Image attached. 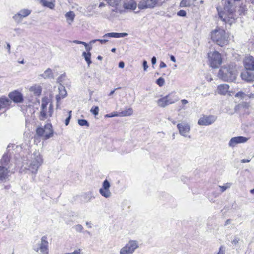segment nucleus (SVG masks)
Masks as SVG:
<instances>
[{
  "mask_svg": "<svg viewBox=\"0 0 254 254\" xmlns=\"http://www.w3.org/2000/svg\"><path fill=\"white\" fill-rule=\"evenodd\" d=\"M249 140V138L240 136L237 137H234L231 138L230 140L228 145L231 147H234L236 146L238 144L244 143Z\"/></svg>",
  "mask_w": 254,
  "mask_h": 254,
  "instance_id": "16",
  "label": "nucleus"
},
{
  "mask_svg": "<svg viewBox=\"0 0 254 254\" xmlns=\"http://www.w3.org/2000/svg\"><path fill=\"white\" fill-rule=\"evenodd\" d=\"M97 59L99 60H102L103 59V57L101 56H98V57H97Z\"/></svg>",
  "mask_w": 254,
  "mask_h": 254,
  "instance_id": "64",
  "label": "nucleus"
},
{
  "mask_svg": "<svg viewBox=\"0 0 254 254\" xmlns=\"http://www.w3.org/2000/svg\"><path fill=\"white\" fill-rule=\"evenodd\" d=\"M71 113H72L71 111H69L68 112V117H67V118L65 120V126H67L69 124L70 120L71 117Z\"/></svg>",
  "mask_w": 254,
  "mask_h": 254,
  "instance_id": "42",
  "label": "nucleus"
},
{
  "mask_svg": "<svg viewBox=\"0 0 254 254\" xmlns=\"http://www.w3.org/2000/svg\"><path fill=\"white\" fill-rule=\"evenodd\" d=\"M216 120V117L214 116H203L198 120V124L200 126H209L213 124Z\"/></svg>",
  "mask_w": 254,
  "mask_h": 254,
  "instance_id": "15",
  "label": "nucleus"
},
{
  "mask_svg": "<svg viewBox=\"0 0 254 254\" xmlns=\"http://www.w3.org/2000/svg\"><path fill=\"white\" fill-rule=\"evenodd\" d=\"M237 75L236 67L233 65L222 66L219 70L218 77L225 81H234Z\"/></svg>",
  "mask_w": 254,
  "mask_h": 254,
  "instance_id": "3",
  "label": "nucleus"
},
{
  "mask_svg": "<svg viewBox=\"0 0 254 254\" xmlns=\"http://www.w3.org/2000/svg\"><path fill=\"white\" fill-rule=\"evenodd\" d=\"M156 84L160 87L163 86L165 84V80L162 77H159L156 81Z\"/></svg>",
  "mask_w": 254,
  "mask_h": 254,
  "instance_id": "38",
  "label": "nucleus"
},
{
  "mask_svg": "<svg viewBox=\"0 0 254 254\" xmlns=\"http://www.w3.org/2000/svg\"><path fill=\"white\" fill-rule=\"evenodd\" d=\"M11 103V101L8 98L4 96L0 98V109L8 108Z\"/></svg>",
  "mask_w": 254,
  "mask_h": 254,
  "instance_id": "22",
  "label": "nucleus"
},
{
  "mask_svg": "<svg viewBox=\"0 0 254 254\" xmlns=\"http://www.w3.org/2000/svg\"><path fill=\"white\" fill-rule=\"evenodd\" d=\"M31 9L28 8L21 9L13 15L12 19L16 23H20L23 18L27 17L31 14Z\"/></svg>",
  "mask_w": 254,
  "mask_h": 254,
  "instance_id": "11",
  "label": "nucleus"
},
{
  "mask_svg": "<svg viewBox=\"0 0 254 254\" xmlns=\"http://www.w3.org/2000/svg\"><path fill=\"white\" fill-rule=\"evenodd\" d=\"M119 113L115 112L111 114H106L105 117L106 118H112L114 117H119Z\"/></svg>",
  "mask_w": 254,
  "mask_h": 254,
  "instance_id": "43",
  "label": "nucleus"
},
{
  "mask_svg": "<svg viewBox=\"0 0 254 254\" xmlns=\"http://www.w3.org/2000/svg\"><path fill=\"white\" fill-rule=\"evenodd\" d=\"M53 76V72L51 69L48 68L46 69L44 72L42 74H40L39 75V78H43L44 79H48L52 78Z\"/></svg>",
  "mask_w": 254,
  "mask_h": 254,
  "instance_id": "28",
  "label": "nucleus"
},
{
  "mask_svg": "<svg viewBox=\"0 0 254 254\" xmlns=\"http://www.w3.org/2000/svg\"><path fill=\"white\" fill-rule=\"evenodd\" d=\"M0 163V181L5 182L13 173L12 164L7 154L3 155Z\"/></svg>",
  "mask_w": 254,
  "mask_h": 254,
  "instance_id": "2",
  "label": "nucleus"
},
{
  "mask_svg": "<svg viewBox=\"0 0 254 254\" xmlns=\"http://www.w3.org/2000/svg\"><path fill=\"white\" fill-rule=\"evenodd\" d=\"M133 113V110L131 108H126L125 110L119 113V117L130 116Z\"/></svg>",
  "mask_w": 254,
  "mask_h": 254,
  "instance_id": "31",
  "label": "nucleus"
},
{
  "mask_svg": "<svg viewBox=\"0 0 254 254\" xmlns=\"http://www.w3.org/2000/svg\"><path fill=\"white\" fill-rule=\"evenodd\" d=\"M210 65L213 68H217L222 63V58L220 54L214 51L208 54Z\"/></svg>",
  "mask_w": 254,
  "mask_h": 254,
  "instance_id": "7",
  "label": "nucleus"
},
{
  "mask_svg": "<svg viewBox=\"0 0 254 254\" xmlns=\"http://www.w3.org/2000/svg\"><path fill=\"white\" fill-rule=\"evenodd\" d=\"M59 94L56 95L57 106L58 107L60 105V100L64 98L66 95V91L64 86L60 85L58 87Z\"/></svg>",
  "mask_w": 254,
  "mask_h": 254,
  "instance_id": "18",
  "label": "nucleus"
},
{
  "mask_svg": "<svg viewBox=\"0 0 254 254\" xmlns=\"http://www.w3.org/2000/svg\"><path fill=\"white\" fill-rule=\"evenodd\" d=\"M244 64L247 70H254V58L252 56L246 57L244 61Z\"/></svg>",
  "mask_w": 254,
  "mask_h": 254,
  "instance_id": "19",
  "label": "nucleus"
},
{
  "mask_svg": "<svg viewBox=\"0 0 254 254\" xmlns=\"http://www.w3.org/2000/svg\"><path fill=\"white\" fill-rule=\"evenodd\" d=\"M78 124L80 126H86L88 127L89 126V124L88 122L84 119H79L78 120Z\"/></svg>",
  "mask_w": 254,
  "mask_h": 254,
  "instance_id": "37",
  "label": "nucleus"
},
{
  "mask_svg": "<svg viewBox=\"0 0 254 254\" xmlns=\"http://www.w3.org/2000/svg\"><path fill=\"white\" fill-rule=\"evenodd\" d=\"M99 111V109L98 106L93 107L90 110V112L95 116L98 115Z\"/></svg>",
  "mask_w": 254,
  "mask_h": 254,
  "instance_id": "40",
  "label": "nucleus"
},
{
  "mask_svg": "<svg viewBox=\"0 0 254 254\" xmlns=\"http://www.w3.org/2000/svg\"><path fill=\"white\" fill-rule=\"evenodd\" d=\"M218 254H224V251L223 250V248L222 247H221L219 249V253H218Z\"/></svg>",
  "mask_w": 254,
  "mask_h": 254,
  "instance_id": "56",
  "label": "nucleus"
},
{
  "mask_svg": "<svg viewBox=\"0 0 254 254\" xmlns=\"http://www.w3.org/2000/svg\"><path fill=\"white\" fill-rule=\"evenodd\" d=\"M156 63V58L155 57H153L151 59V63L153 65L155 64Z\"/></svg>",
  "mask_w": 254,
  "mask_h": 254,
  "instance_id": "51",
  "label": "nucleus"
},
{
  "mask_svg": "<svg viewBox=\"0 0 254 254\" xmlns=\"http://www.w3.org/2000/svg\"><path fill=\"white\" fill-rule=\"evenodd\" d=\"M90 46L88 45L87 43L84 42L83 45L85 46V48L87 52H90V50L92 49V46L91 44Z\"/></svg>",
  "mask_w": 254,
  "mask_h": 254,
  "instance_id": "46",
  "label": "nucleus"
},
{
  "mask_svg": "<svg viewBox=\"0 0 254 254\" xmlns=\"http://www.w3.org/2000/svg\"><path fill=\"white\" fill-rule=\"evenodd\" d=\"M49 243L45 236L42 237L40 243L34 250L40 254H49Z\"/></svg>",
  "mask_w": 254,
  "mask_h": 254,
  "instance_id": "10",
  "label": "nucleus"
},
{
  "mask_svg": "<svg viewBox=\"0 0 254 254\" xmlns=\"http://www.w3.org/2000/svg\"><path fill=\"white\" fill-rule=\"evenodd\" d=\"M229 86L227 84H220L217 87V92L219 94L226 95L228 92Z\"/></svg>",
  "mask_w": 254,
  "mask_h": 254,
  "instance_id": "24",
  "label": "nucleus"
},
{
  "mask_svg": "<svg viewBox=\"0 0 254 254\" xmlns=\"http://www.w3.org/2000/svg\"><path fill=\"white\" fill-rule=\"evenodd\" d=\"M53 113V108L52 103H50L47 98H43L41 101V109L39 118L41 120H45L52 117Z\"/></svg>",
  "mask_w": 254,
  "mask_h": 254,
  "instance_id": "5",
  "label": "nucleus"
},
{
  "mask_svg": "<svg viewBox=\"0 0 254 254\" xmlns=\"http://www.w3.org/2000/svg\"><path fill=\"white\" fill-rule=\"evenodd\" d=\"M194 0H182L180 6L181 7H190L193 4Z\"/></svg>",
  "mask_w": 254,
  "mask_h": 254,
  "instance_id": "32",
  "label": "nucleus"
},
{
  "mask_svg": "<svg viewBox=\"0 0 254 254\" xmlns=\"http://www.w3.org/2000/svg\"><path fill=\"white\" fill-rule=\"evenodd\" d=\"M177 15L178 16H183V17H184V16H186V15H187V12L185 10H180V11H179L177 13Z\"/></svg>",
  "mask_w": 254,
  "mask_h": 254,
  "instance_id": "45",
  "label": "nucleus"
},
{
  "mask_svg": "<svg viewBox=\"0 0 254 254\" xmlns=\"http://www.w3.org/2000/svg\"><path fill=\"white\" fill-rule=\"evenodd\" d=\"M6 48L8 50V52L9 54L10 53V45L9 44H7Z\"/></svg>",
  "mask_w": 254,
  "mask_h": 254,
  "instance_id": "57",
  "label": "nucleus"
},
{
  "mask_svg": "<svg viewBox=\"0 0 254 254\" xmlns=\"http://www.w3.org/2000/svg\"><path fill=\"white\" fill-rule=\"evenodd\" d=\"M117 88H116V89H115L114 90H113L111 91L110 92V93H109V96H111V95H112L115 93V91H116V90H117Z\"/></svg>",
  "mask_w": 254,
  "mask_h": 254,
  "instance_id": "62",
  "label": "nucleus"
},
{
  "mask_svg": "<svg viewBox=\"0 0 254 254\" xmlns=\"http://www.w3.org/2000/svg\"><path fill=\"white\" fill-rule=\"evenodd\" d=\"M251 90V89L250 88L247 89V98L249 99H254V93L250 92Z\"/></svg>",
  "mask_w": 254,
  "mask_h": 254,
  "instance_id": "41",
  "label": "nucleus"
},
{
  "mask_svg": "<svg viewBox=\"0 0 254 254\" xmlns=\"http://www.w3.org/2000/svg\"><path fill=\"white\" fill-rule=\"evenodd\" d=\"M81 197L85 202H90L95 198V197L93 196V193L91 191H88L83 193L81 195Z\"/></svg>",
  "mask_w": 254,
  "mask_h": 254,
  "instance_id": "26",
  "label": "nucleus"
},
{
  "mask_svg": "<svg viewBox=\"0 0 254 254\" xmlns=\"http://www.w3.org/2000/svg\"><path fill=\"white\" fill-rule=\"evenodd\" d=\"M122 4L125 9L134 10L137 6V3L134 0H122L121 3V11L116 9L117 11L121 12L123 10Z\"/></svg>",
  "mask_w": 254,
  "mask_h": 254,
  "instance_id": "14",
  "label": "nucleus"
},
{
  "mask_svg": "<svg viewBox=\"0 0 254 254\" xmlns=\"http://www.w3.org/2000/svg\"><path fill=\"white\" fill-rule=\"evenodd\" d=\"M73 43L76 44H82L83 45L84 43V42L80 41L78 40H74L73 41Z\"/></svg>",
  "mask_w": 254,
  "mask_h": 254,
  "instance_id": "50",
  "label": "nucleus"
},
{
  "mask_svg": "<svg viewBox=\"0 0 254 254\" xmlns=\"http://www.w3.org/2000/svg\"><path fill=\"white\" fill-rule=\"evenodd\" d=\"M75 16L74 13L72 11H68L65 13V17L68 24H71L74 20Z\"/></svg>",
  "mask_w": 254,
  "mask_h": 254,
  "instance_id": "29",
  "label": "nucleus"
},
{
  "mask_svg": "<svg viewBox=\"0 0 254 254\" xmlns=\"http://www.w3.org/2000/svg\"><path fill=\"white\" fill-rule=\"evenodd\" d=\"M162 2L161 0H140L137 5L140 9L153 8L161 4Z\"/></svg>",
  "mask_w": 254,
  "mask_h": 254,
  "instance_id": "9",
  "label": "nucleus"
},
{
  "mask_svg": "<svg viewBox=\"0 0 254 254\" xmlns=\"http://www.w3.org/2000/svg\"><path fill=\"white\" fill-rule=\"evenodd\" d=\"M165 97L170 105L175 103L179 100V97L176 93L171 92L165 96Z\"/></svg>",
  "mask_w": 254,
  "mask_h": 254,
  "instance_id": "21",
  "label": "nucleus"
},
{
  "mask_svg": "<svg viewBox=\"0 0 254 254\" xmlns=\"http://www.w3.org/2000/svg\"><path fill=\"white\" fill-rule=\"evenodd\" d=\"M29 91L36 96H39L41 94L42 87L39 84H35L31 86Z\"/></svg>",
  "mask_w": 254,
  "mask_h": 254,
  "instance_id": "25",
  "label": "nucleus"
},
{
  "mask_svg": "<svg viewBox=\"0 0 254 254\" xmlns=\"http://www.w3.org/2000/svg\"><path fill=\"white\" fill-rule=\"evenodd\" d=\"M239 241V239L237 238H236L232 241V243L235 245H236L237 243H238Z\"/></svg>",
  "mask_w": 254,
  "mask_h": 254,
  "instance_id": "52",
  "label": "nucleus"
},
{
  "mask_svg": "<svg viewBox=\"0 0 254 254\" xmlns=\"http://www.w3.org/2000/svg\"><path fill=\"white\" fill-rule=\"evenodd\" d=\"M177 127L181 135L186 137H190V136L189 135L190 128L188 123L186 122L179 123L177 125Z\"/></svg>",
  "mask_w": 254,
  "mask_h": 254,
  "instance_id": "13",
  "label": "nucleus"
},
{
  "mask_svg": "<svg viewBox=\"0 0 254 254\" xmlns=\"http://www.w3.org/2000/svg\"><path fill=\"white\" fill-rule=\"evenodd\" d=\"M231 223V220L230 219H227L225 222V226H227L228 224H229Z\"/></svg>",
  "mask_w": 254,
  "mask_h": 254,
  "instance_id": "58",
  "label": "nucleus"
},
{
  "mask_svg": "<svg viewBox=\"0 0 254 254\" xmlns=\"http://www.w3.org/2000/svg\"><path fill=\"white\" fill-rule=\"evenodd\" d=\"M247 88L245 89L244 91H241L237 93L235 96L236 97L240 98L242 99H244L247 98Z\"/></svg>",
  "mask_w": 254,
  "mask_h": 254,
  "instance_id": "34",
  "label": "nucleus"
},
{
  "mask_svg": "<svg viewBox=\"0 0 254 254\" xmlns=\"http://www.w3.org/2000/svg\"><path fill=\"white\" fill-rule=\"evenodd\" d=\"M181 103L182 105H185L188 103V101L186 99H183L181 100Z\"/></svg>",
  "mask_w": 254,
  "mask_h": 254,
  "instance_id": "54",
  "label": "nucleus"
},
{
  "mask_svg": "<svg viewBox=\"0 0 254 254\" xmlns=\"http://www.w3.org/2000/svg\"><path fill=\"white\" fill-rule=\"evenodd\" d=\"M241 76L243 80L247 82L254 81V72L248 70L244 71L241 73Z\"/></svg>",
  "mask_w": 254,
  "mask_h": 254,
  "instance_id": "20",
  "label": "nucleus"
},
{
  "mask_svg": "<svg viewBox=\"0 0 254 254\" xmlns=\"http://www.w3.org/2000/svg\"><path fill=\"white\" fill-rule=\"evenodd\" d=\"M138 248L137 241L130 240L120 250V254H132Z\"/></svg>",
  "mask_w": 254,
  "mask_h": 254,
  "instance_id": "8",
  "label": "nucleus"
},
{
  "mask_svg": "<svg viewBox=\"0 0 254 254\" xmlns=\"http://www.w3.org/2000/svg\"><path fill=\"white\" fill-rule=\"evenodd\" d=\"M86 224L88 228H91L92 227L91 223L90 222H87Z\"/></svg>",
  "mask_w": 254,
  "mask_h": 254,
  "instance_id": "60",
  "label": "nucleus"
},
{
  "mask_svg": "<svg viewBox=\"0 0 254 254\" xmlns=\"http://www.w3.org/2000/svg\"><path fill=\"white\" fill-rule=\"evenodd\" d=\"M170 60L173 62H174V63L176 62V58L173 55L170 56Z\"/></svg>",
  "mask_w": 254,
  "mask_h": 254,
  "instance_id": "55",
  "label": "nucleus"
},
{
  "mask_svg": "<svg viewBox=\"0 0 254 254\" xmlns=\"http://www.w3.org/2000/svg\"><path fill=\"white\" fill-rule=\"evenodd\" d=\"M160 68H164L166 67V64L163 62H161L159 65Z\"/></svg>",
  "mask_w": 254,
  "mask_h": 254,
  "instance_id": "49",
  "label": "nucleus"
},
{
  "mask_svg": "<svg viewBox=\"0 0 254 254\" xmlns=\"http://www.w3.org/2000/svg\"><path fill=\"white\" fill-rule=\"evenodd\" d=\"M39 3L43 6L47 7L50 9H53L55 6V4L54 2L49 1L47 0H37Z\"/></svg>",
  "mask_w": 254,
  "mask_h": 254,
  "instance_id": "27",
  "label": "nucleus"
},
{
  "mask_svg": "<svg viewBox=\"0 0 254 254\" xmlns=\"http://www.w3.org/2000/svg\"><path fill=\"white\" fill-rule=\"evenodd\" d=\"M127 35V33H116V32H112V33H108L105 34L103 37H109V38H122L125 37Z\"/></svg>",
  "mask_w": 254,
  "mask_h": 254,
  "instance_id": "23",
  "label": "nucleus"
},
{
  "mask_svg": "<svg viewBox=\"0 0 254 254\" xmlns=\"http://www.w3.org/2000/svg\"><path fill=\"white\" fill-rule=\"evenodd\" d=\"M97 41H99V42H100L101 44H105L106 42H107L108 41V40H107V39H96V40H91L89 42V44H91V45H92L93 44L95 43Z\"/></svg>",
  "mask_w": 254,
  "mask_h": 254,
  "instance_id": "39",
  "label": "nucleus"
},
{
  "mask_svg": "<svg viewBox=\"0 0 254 254\" xmlns=\"http://www.w3.org/2000/svg\"><path fill=\"white\" fill-rule=\"evenodd\" d=\"M119 66L120 68H124L125 67V63L123 62H120L119 64Z\"/></svg>",
  "mask_w": 254,
  "mask_h": 254,
  "instance_id": "53",
  "label": "nucleus"
},
{
  "mask_svg": "<svg viewBox=\"0 0 254 254\" xmlns=\"http://www.w3.org/2000/svg\"><path fill=\"white\" fill-rule=\"evenodd\" d=\"M105 5V4H104V3L103 2H101L99 5V7H102V6H104Z\"/></svg>",
  "mask_w": 254,
  "mask_h": 254,
  "instance_id": "63",
  "label": "nucleus"
},
{
  "mask_svg": "<svg viewBox=\"0 0 254 254\" xmlns=\"http://www.w3.org/2000/svg\"><path fill=\"white\" fill-rule=\"evenodd\" d=\"M20 162V161L18 160L15 163L16 167H20L23 171H29L31 173L36 174L39 168L43 163V159L40 152L35 150L33 153L29 154L26 159H22L21 165Z\"/></svg>",
  "mask_w": 254,
  "mask_h": 254,
  "instance_id": "1",
  "label": "nucleus"
},
{
  "mask_svg": "<svg viewBox=\"0 0 254 254\" xmlns=\"http://www.w3.org/2000/svg\"><path fill=\"white\" fill-rule=\"evenodd\" d=\"M75 230L78 232H81L83 230V227L81 225L77 224L74 227Z\"/></svg>",
  "mask_w": 254,
  "mask_h": 254,
  "instance_id": "44",
  "label": "nucleus"
},
{
  "mask_svg": "<svg viewBox=\"0 0 254 254\" xmlns=\"http://www.w3.org/2000/svg\"><path fill=\"white\" fill-rule=\"evenodd\" d=\"M8 97L14 103H21L23 101L22 94L17 90L10 92L8 94Z\"/></svg>",
  "mask_w": 254,
  "mask_h": 254,
  "instance_id": "17",
  "label": "nucleus"
},
{
  "mask_svg": "<svg viewBox=\"0 0 254 254\" xmlns=\"http://www.w3.org/2000/svg\"><path fill=\"white\" fill-rule=\"evenodd\" d=\"M81 251V250L79 249H77V250H74L72 253H65L64 254H80Z\"/></svg>",
  "mask_w": 254,
  "mask_h": 254,
  "instance_id": "47",
  "label": "nucleus"
},
{
  "mask_svg": "<svg viewBox=\"0 0 254 254\" xmlns=\"http://www.w3.org/2000/svg\"><path fill=\"white\" fill-rule=\"evenodd\" d=\"M157 103L159 107L163 108H164L170 105L168 103V101L167 100L165 96L158 99Z\"/></svg>",
  "mask_w": 254,
  "mask_h": 254,
  "instance_id": "30",
  "label": "nucleus"
},
{
  "mask_svg": "<svg viewBox=\"0 0 254 254\" xmlns=\"http://www.w3.org/2000/svg\"><path fill=\"white\" fill-rule=\"evenodd\" d=\"M143 67V70L144 71H146L148 67V66L147 65V63L146 61H143L142 63Z\"/></svg>",
  "mask_w": 254,
  "mask_h": 254,
  "instance_id": "48",
  "label": "nucleus"
},
{
  "mask_svg": "<svg viewBox=\"0 0 254 254\" xmlns=\"http://www.w3.org/2000/svg\"><path fill=\"white\" fill-rule=\"evenodd\" d=\"M250 161V160H249V159H242L241 160V162L242 163H248Z\"/></svg>",
  "mask_w": 254,
  "mask_h": 254,
  "instance_id": "59",
  "label": "nucleus"
},
{
  "mask_svg": "<svg viewBox=\"0 0 254 254\" xmlns=\"http://www.w3.org/2000/svg\"><path fill=\"white\" fill-rule=\"evenodd\" d=\"M245 11V8L242 7V9H241L240 10L239 14H241L242 13H244Z\"/></svg>",
  "mask_w": 254,
  "mask_h": 254,
  "instance_id": "61",
  "label": "nucleus"
},
{
  "mask_svg": "<svg viewBox=\"0 0 254 254\" xmlns=\"http://www.w3.org/2000/svg\"><path fill=\"white\" fill-rule=\"evenodd\" d=\"M82 56L84 57L85 61L86 62L88 66H89L90 64H91L92 62L91 61V54L90 52H84L82 54Z\"/></svg>",
  "mask_w": 254,
  "mask_h": 254,
  "instance_id": "33",
  "label": "nucleus"
},
{
  "mask_svg": "<svg viewBox=\"0 0 254 254\" xmlns=\"http://www.w3.org/2000/svg\"><path fill=\"white\" fill-rule=\"evenodd\" d=\"M11 148L12 149H13V150H15V152H20L21 151V150L22 149V147L21 146H19L18 145H15V144H10L7 146V149L8 151H9L11 150Z\"/></svg>",
  "mask_w": 254,
  "mask_h": 254,
  "instance_id": "35",
  "label": "nucleus"
},
{
  "mask_svg": "<svg viewBox=\"0 0 254 254\" xmlns=\"http://www.w3.org/2000/svg\"><path fill=\"white\" fill-rule=\"evenodd\" d=\"M232 184L230 183H227L223 186H219V187L221 189V192L225 191L227 189L230 188Z\"/></svg>",
  "mask_w": 254,
  "mask_h": 254,
  "instance_id": "36",
  "label": "nucleus"
},
{
  "mask_svg": "<svg viewBox=\"0 0 254 254\" xmlns=\"http://www.w3.org/2000/svg\"><path fill=\"white\" fill-rule=\"evenodd\" d=\"M110 182L106 179L104 181L102 187L99 190L100 194L105 198H110L112 196V192L110 190Z\"/></svg>",
  "mask_w": 254,
  "mask_h": 254,
  "instance_id": "12",
  "label": "nucleus"
},
{
  "mask_svg": "<svg viewBox=\"0 0 254 254\" xmlns=\"http://www.w3.org/2000/svg\"><path fill=\"white\" fill-rule=\"evenodd\" d=\"M211 39L221 47L227 45L229 42L228 35L225 30L220 28L216 29L211 32Z\"/></svg>",
  "mask_w": 254,
  "mask_h": 254,
  "instance_id": "4",
  "label": "nucleus"
},
{
  "mask_svg": "<svg viewBox=\"0 0 254 254\" xmlns=\"http://www.w3.org/2000/svg\"><path fill=\"white\" fill-rule=\"evenodd\" d=\"M36 134L44 140H47L52 137L54 134L52 125L47 124L44 127H38L36 130Z\"/></svg>",
  "mask_w": 254,
  "mask_h": 254,
  "instance_id": "6",
  "label": "nucleus"
}]
</instances>
